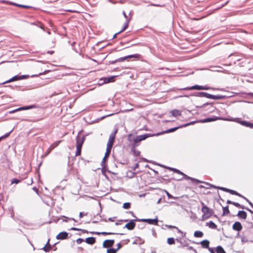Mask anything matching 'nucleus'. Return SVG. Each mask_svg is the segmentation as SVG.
<instances>
[{"label": "nucleus", "mask_w": 253, "mask_h": 253, "mask_svg": "<svg viewBox=\"0 0 253 253\" xmlns=\"http://www.w3.org/2000/svg\"><path fill=\"white\" fill-rule=\"evenodd\" d=\"M90 233H92V234H96V235H100V234H102V235H114V234H120V235H123V234H119V233H113V232H90Z\"/></svg>", "instance_id": "20"}, {"label": "nucleus", "mask_w": 253, "mask_h": 253, "mask_svg": "<svg viewBox=\"0 0 253 253\" xmlns=\"http://www.w3.org/2000/svg\"><path fill=\"white\" fill-rule=\"evenodd\" d=\"M68 237V233L66 232H61L56 236L57 240H64Z\"/></svg>", "instance_id": "13"}, {"label": "nucleus", "mask_w": 253, "mask_h": 253, "mask_svg": "<svg viewBox=\"0 0 253 253\" xmlns=\"http://www.w3.org/2000/svg\"><path fill=\"white\" fill-rule=\"evenodd\" d=\"M87 214V213L84 214L83 212H80V214H79V216L80 218H82L84 215H86Z\"/></svg>", "instance_id": "54"}, {"label": "nucleus", "mask_w": 253, "mask_h": 253, "mask_svg": "<svg viewBox=\"0 0 253 253\" xmlns=\"http://www.w3.org/2000/svg\"><path fill=\"white\" fill-rule=\"evenodd\" d=\"M59 143V142H55L53 144H52L50 147V148H51V149H53L54 148H55V147L57 146L58 144Z\"/></svg>", "instance_id": "47"}, {"label": "nucleus", "mask_w": 253, "mask_h": 253, "mask_svg": "<svg viewBox=\"0 0 253 253\" xmlns=\"http://www.w3.org/2000/svg\"><path fill=\"white\" fill-rule=\"evenodd\" d=\"M177 230V231H178V233H179L181 234V235L182 237H183L184 236H185V233H183V232H182L180 230H179L178 228Z\"/></svg>", "instance_id": "53"}, {"label": "nucleus", "mask_w": 253, "mask_h": 253, "mask_svg": "<svg viewBox=\"0 0 253 253\" xmlns=\"http://www.w3.org/2000/svg\"><path fill=\"white\" fill-rule=\"evenodd\" d=\"M241 242L243 244L248 242L249 240L247 237L241 236Z\"/></svg>", "instance_id": "41"}, {"label": "nucleus", "mask_w": 253, "mask_h": 253, "mask_svg": "<svg viewBox=\"0 0 253 253\" xmlns=\"http://www.w3.org/2000/svg\"><path fill=\"white\" fill-rule=\"evenodd\" d=\"M181 127H182V125L178 126H177V127H173V128H171L168 129H167V130H166L165 131H163L162 132H159V133H157L156 134H151V135H152V136H158V135H161V134H163L164 133H168L172 132L175 131V130H176L178 128H181Z\"/></svg>", "instance_id": "6"}, {"label": "nucleus", "mask_w": 253, "mask_h": 253, "mask_svg": "<svg viewBox=\"0 0 253 253\" xmlns=\"http://www.w3.org/2000/svg\"><path fill=\"white\" fill-rule=\"evenodd\" d=\"M237 215L243 219H245L247 218V213L244 211H239Z\"/></svg>", "instance_id": "23"}, {"label": "nucleus", "mask_w": 253, "mask_h": 253, "mask_svg": "<svg viewBox=\"0 0 253 253\" xmlns=\"http://www.w3.org/2000/svg\"><path fill=\"white\" fill-rule=\"evenodd\" d=\"M28 77V76L27 75H21L19 76V79L20 80H23L27 78Z\"/></svg>", "instance_id": "52"}, {"label": "nucleus", "mask_w": 253, "mask_h": 253, "mask_svg": "<svg viewBox=\"0 0 253 253\" xmlns=\"http://www.w3.org/2000/svg\"><path fill=\"white\" fill-rule=\"evenodd\" d=\"M10 209H11V211H10L11 217L13 218L14 216L13 207H10Z\"/></svg>", "instance_id": "49"}, {"label": "nucleus", "mask_w": 253, "mask_h": 253, "mask_svg": "<svg viewBox=\"0 0 253 253\" xmlns=\"http://www.w3.org/2000/svg\"><path fill=\"white\" fill-rule=\"evenodd\" d=\"M117 252L115 249L111 248L107 250V253H116Z\"/></svg>", "instance_id": "42"}, {"label": "nucleus", "mask_w": 253, "mask_h": 253, "mask_svg": "<svg viewBox=\"0 0 253 253\" xmlns=\"http://www.w3.org/2000/svg\"><path fill=\"white\" fill-rule=\"evenodd\" d=\"M216 253H226L224 251V249L221 246H218L216 248Z\"/></svg>", "instance_id": "30"}, {"label": "nucleus", "mask_w": 253, "mask_h": 253, "mask_svg": "<svg viewBox=\"0 0 253 253\" xmlns=\"http://www.w3.org/2000/svg\"><path fill=\"white\" fill-rule=\"evenodd\" d=\"M123 207L125 209H128L130 208V203L128 202L125 203L123 204Z\"/></svg>", "instance_id": "40"}, {"label": "nucleus", "mask_w": 253, "mask_h": 253, "mask_svg": "<svg viewBox=\"0 0 253 253\" xmlns=\"http://www.w3.org/2000/svg\"><path fill=\"white\" fill-rule=\"evenodd\" d=\"M170 113L172 116L176 117L181 115V112L178 110H173L170 111Z\"/></svg>", "instance_id": "29"}, {"label": "nucleus", "mask_w": 253, "mask_h": 253, "mask_svg": "<svg viewBox=\"0 0 253 253\" xmlns=\"http://www.w3.org/2000/svg\"><path fill=\"white\" fill-rule=\"evenodd\" d=\"M227 203L228 204H232L234 206H235V207H237V208H241L242 209H244V207L241 205L240 204H239L238 203H236V202H232L230 200H228L227 201Z\"/></svg>", "instance_id": "22"}, {"label": "nucleus", "mask_w": 253, "mask_h": 253, "mask_svg": "<svg viewBox=\"0 0 253 253\" xmlns=\"http://www.w3.org/2000/svg\"><path fill=\"white\" fill-rule=\"evenodd\" d=\"M175 241H176L173 238H168L167 239V243L169 245H174L175 244Z\"/></svg>", "instance_id": "34"}, {"label": "nucleus", "mask_w": 253, "mask_h": 253, "mask_svg": "<svg viewBox=\"0 0 253 253\" xmlns=\"http://www.w3.org/2000/svg\"><path fill=\"white\" fill-rule=\"evenodd\" d=\"M188 250H192V251H194V252L195 253H197V251L195 249H194L192 247H188Z\"/></svg>", "instance_id": "55"}, {"label": "nucleus", "mask_w": 253, "mask_h": 253, "mask_svg": "<svg viewBox=\"0 0 253 253\" xmlns=\"http://www.w3.org/2000/svg\"><path fill=\"white\" fill-rule=\"evenodd\" d=\"M151 136L152 135L151 133H145L143 135H137L134 138L131 150L134 156H138L140 155V152L135 149V148L139 145V143L140 141L144 140L147 138Z\"/></svg>", "instance_id": "1"}, {"label": "nucleus", "mask_w": 253, "mask_h": 253, "mask_svg": "<svg viewBox=\"0 0 253 253\" xmlns=\"http://www.w3.org/2000/svg\"><path fill=\"white\" fill-rule=\"evenodd\" d=\"M232 195H235L238 196H239V197H240L241 198H242L243 199H245L246 201H247V200H248L245 197H244V196L242 195L241 194L238 193L237 191H236L235 190H233V193H232Z\"/></svg>", "instance_id": "35"}, {"label": "nucleus", "mask_w": 253, "mask_h": 253, "mask_svg": "<svg viewBox=\"0 0 253 253\" xmlns=\"http://www.w3.org/2000/svg\"><path fill=\"white\" fill-rule=\"evenodd\" d=\"M114 78H115V76H111L110 77H104V78H101L99 80L98 84L99 85H102L104 84H107V83H109L114 82Z\"/></svg>", "instance_id": "8"}, {"label": "nucleus", "mask_w": 253, "mask_h": 253, "mask_svg": "<svg viewBox=\"0 0 253 253\" xmlns=\"http://www.w3.org/2000/svg\"><path fill=\"white\" fill-rule=\"evenodd\" d=\"M85 242L88 244L93 245L95 243L96 239L95 237H90L86 238Z\"/></svg>", "instance_id": "17"}, {"label": "nucleus", "mask_w": 253, "mask_h": 253, "mask_svg": "<svg viewBox=\"0 0 253 253\" xmlns=\"http://www.w3.org/2000/svg\"><path fill=\"white\" fill-rule=\"evenodd\" d=\"M216 120H217V119L216 118H207L206 119L199 120L198 121V122L205 123L212 122V121H215Z\"/></svg>", "instance_id": "19"}, {"label": "nucleus", "mask_w": 253, "mask_h": 253, "mask_svg": "<svg viewBox=\"0 0 253 253\" xmlns=\"http://www.w3.org/2000/svg\"><path fill=\"white\" fill-rule=\"evenodd\" d=\"M13 131V129H12L11 130H10L9 132L5 134L3 136H2L1 137H0V141L3 138H6L7 137H8L10 135V134L11 133V132Z\"/></svg>", "instance_id": "39"}, {"label": "nucleus", "mask_w": 253, "mask_h": 253, "mask_svg": "<svg viewBox=\"0 0 253 253\" xmlns=\"http://www.w3.org/2000/svg\"><path fill=\"white\" fill-rule=\"evenodd\" d=\"M195 123V122L193 121V122H191L189 123H187V124H184V125H182V127H185V126H189L190 125L194 124Z\"/></svg>", "instance_id": "51"}, {"label": "nucleus", "mask_w": 253, "mask_h": 253, "mask_svg": "<svg viewBox=\"0 0 253 253\" xmlns=\"http://www.w3.org/2000/svg\"><path fill=\"white\" fill-rule=\"evenodd\" d=\"M200 244L202 246L205 248H208L209 247L210 242L208 240H205L201 242Z\"/></svg>", "instance_id": "25"}, {"label": "nucleus", "mask_w": 253, "mask_h": 253, "mask_svg": "<svg viewBox=\"0 0 253 253\" xmlns=\"http://www.w3.org/2000/svg\"><path fill=\"white\" fill-rule=\"evenodd\" d=\"M229 213V210L228 209V206H226L225 207H223V215L225 214H227Z\"/></svg>", "instance_id": "36"}, {"label": "nucleus", "mask_w": 253, "mask_h": 253, "mask_svg": "<svg viewBox=\"0 0 253 253\" xmlns=\"http://www.w3.org/2000/svg\"><path fill=\"white\" fill-rule=\"evenodd\" d=\"M118 132V129H116L113 132L110 134L109 140L107 145V148L108 149H112L115 138L116 134Z\"/></svg>", "instance_id": "3"}, {"label": "nucleus", "mask_w": 253, "mask_h": 253, "mask_svg": "<svg viewBox=\"0 0 253 253\" xmlns=\"http://www.w3.org/2000/svg\"><path fill=\"white\" fill-rule=\"evenodd\" d=\"M177 242L180 243V245L178 247V248H184L185 247H188V244L187 241L185 240H182L181 239L176 238L175 239Z\"/></svg>", "instance_id": "15"}, {"label": "nucleus", "mask_w": 253, "mask_h": 253, "mask_svg": "<svg viewBox=\"0 0 253 253\" xmlns=\"http://www.w3.org/2000/svg\"><path fill=\"white\" fill-rule=\"evenodd\" d=\"M70 230H75V231H79V230H81V231H82L84 233H88V232L87 230L80 229L77 228H76V227H72V228H71V229H70Z\"/></svg>", "instance_id": "44"}, {"label": "nucleus", "mask_w": 253, "mask_h": 253, "mask_svg": "<svg viewBox=\"0 0 253 253\" xmlns=\"http://www.w3.org/2000/svg\"><path fill=\"white\" fill-rule=\"evenodd\" d=\"M19 182H20V180L16 179V178H14V179H12V180H11L12 184H13V183L17 184Z\"/></svg>", "instance_id": "48"}, {"label": "nucleus", "mask_w": 253, "mask_h": 253, "mask_svg": "<svg viewBox=\"0 0 253 253\" xmlns=\"http://www.w3.org/2000/svg\"><path fill=\"white\" fill-rule=\"evenodd\" d=\"M116 218V217H110L108 218V220L110 221H114L115 219Z\"/></svg>", "instance_id": "61"}, {"label": "nucleus", "mask_w": 253, "mask_h": 253, "mask_svg": "<svg viewBox=\"0 0 253 253\" xmlns=\"http://www.w3.org/2000/svg\"><path fill=\"white\" fill-rule=\"evenodd\" d=\"M209 248V251H210V252L211 253H215V251H214V249L211 248Z\"/></svg>", "instance_id": "56"}, {"label": "nucleus", "mask_w": 253, "mask_h": 253, "mask_svg": "<svg viewBox=\"0 0 253 253\" xmlns=\"http://www.w3.org/2000/svg\"><path fill=\"white\" fill-rule=\"evenodd\" d=\"M242 228L241 223L239 221L235 222L232 226L233 229L238 232L240 231Z\"/></svg>", "instance_id": "14"}, {"label": "nucleus", "mask_w": 253, "mask_h": 253, "mask_svg": "<svg viewBox=\"0 0 253 253\" xmlns=\"http://www.w3.org/2000/svg\"><path fill=\"white\" fill-rule=\"evenodd\" d=\"M117 246L118 248L116 249H115L117 251H118L122 247L121 244L120 243L117 244Z\"/></svg>", "instance_id": "58"}, {"label": "nucleus", "mask_w": 253, "mask_h": 253, "mask_svg": "<svg viewBox=\"0 0 253 253\" xmlns=\"http://www.w3.org/2000/svg\"><path fill=\"white\" fill-rule=\"evenodd\" d=\"M84 241V240L82 238H79L76 240V242L78 244H80Z\"/></svg>", "instance_id": "50"}, {"label": "nucleus", "mask_w": 253, "mask_h": 253, "mask_svg": "<svg viewBox=\"0 0 253 253\" xmlns=\"http://www.w3.org/2000/svg\"><path fill=\"white\" fill-rule=\"evenodd\" d=\"M166 192L167 193V195L169 198H173V197L171 195H170L169 192H168L167 191Z\"/></svg>", "instance_id": "57"}, {"label": "nucleus", "mask_w": 253, "mask_h": 253, "mask_svg": "<svg viewBox=\"0 0 253 253\" xmlns=\"http://www.w3.org/2000/svg\"><path fill=\"white\" fill-rule=\"evenodd\" d=\"M85 136L81 137L78 135L76 137V146H80L82 148Z\"/></svg>", "instance_id": "10"}, {"label": "nucleus", "mask_w": 253, "mask_h": 253, "mask_svg": "<svg viewBox=\"0 0 253 253\" xmlns=\"http://www.w3.org/2000/svg\"><path fill=\"white\" fill-rule=\"evenodd\" d=\"M130 19L131 18H129V19H127L126 20V21L124 24V26L123 27V28H122V29L119 32H118V33H122V32L124 31L128 26V22L130 20Z\"/></svg>", "instance_id": "27"}, {"label": "nucleus", "mask_w": 253, "mask_h": 253, "mask_svg": "<svg viewBox=\"0 0 253 253\" xmlns=\"http://www.w3.org/2000/svg\"><path fill=\"white\" fill-rule=\"evenodd\" d=\"M51 249V247L50 245H49L47 247L45 245L43 248L42 250L45 252H48Z\"/></svg>", "instance_id": "38"}, {"label": "nucleus", "mask_w": 253, "mask_h": 253, "mask_svg": "<svg viewBox=\"0 0 253 253\" xmlns=\"http://www.w3.org/2000/svg\"><path fill=\"white\" fill-rule=\"evenodd\" d=\"M241 125L250 128H253V124L246 121H240L238 122Z\"/></svg>", "instance_id": "18"}, {"label": "nucleus", "mask_w": 253, "mask_h": 253, "mask_svg": "<svg viewBox=\"0 0 253 253\" xmlns=\"http://www.w3.org/2000/svg\"><path fill=\"white\" fill-rule=\"evenodd\" d=\"M196 96L199 97H205L208 98L214 99V100H218L223 99L225 96L223 95H214L212 94H209L206 92H198L196 93L195 95Z\"/></svg>", "instance_id": "2"}, {"label": "nucleus", "mask_w": 253, "mask_h": 253, "mask_svg": "<svg viewBox=\"0 0 253 253\" xmlns=\"http://www.w3.org/2000/svg\"><path fill=\"white\" fill-rule=\"evenodd\" d=\"M139 56V54H132V55H129L126 56V57H127V58H134H134H137Z\"/></svg>", "instance_id": "45"}, {"label": "nucleus", "mask_w": 253, "mask_h": 253, "mask_svg": "<svg viewBox=\"0 0 253 253\" xmlns=\"http://www.w3.org/2000/svg\"><path fill=\"white\" fill-rule=\"evenodd\" d=\"M2 2H3L4 3L9 4V5H15V6H18V7H24V8H30V7H31V6H28V5H23V4H17V3H14V2H11V1H6L5 0H2Z\"/></svg>", "instance_id": "12"}, {"label": "nucleus", "mask_w": 253, "mask_h": 253, "mask_svg": "<svg viewBox=\"0 0 253 253\" xmlns=\"http://www.w3.org/2000/svg\"><path fill=\"white\" fill-rule=\"evenodd\" d=\"M18 80H20L19 79V76H18V75H16L14 77H13L12 78H11L10 79L4 82L3 83V84H5V83H10L11 82H13V81H18Z\"/></svg>", "instance_id": "26"}, {"label": "nucleus", "mask_w": 253, "mask_h": 253, "mask_svg": "<svg viewBox=\"0 0 253 253\" xmlns=\"http://www.w3.org/2000/svg\"><path fill=\"white\" fill-rule=\"evenodd\" d=\"M126 59H127L126 56L121 57V58L116 60V61L115 62H114V63H115V62H122V61H125Z\"/></svg>", "instance_id": "43"}, {"label": "nucleus", "mask_w": 253, "mask_h": 253, "mask_svg": "<svg viewBox=\"0 0 253 253\" xmlns=\"http://www.w3.org/2000/svg\"><path fill=\"white\" fill-rule=\"evenodd\" d=\"M194 235L195 237L201 238L203 236L204 234L202 231H196L194 232Z\"/></svg>", "instance_id": "31"}, {"label": "nucleus", "mask_w": 253, "mask_h": 253, "mask_svg": "<svg viewBox=\"0 0 253 253\" xmlns=\"http://www.w3.org/2000/svg\"><path fill=\"white\" fill-rule=\"evenodd\" d=\"M111 149L106 148V152L105 154V156L103 158V160L101 162V166H102V169L107 167V164L106 163V161L107 160L108 157H109L111 153Z\"/></svg>", "instance_id": "4"}, {"label": "nucleus", "mask_w": 253, "mask_h": 253, "mask_svg": "<svg viewBox=\"0 0 253 253\" xmlns=\"http://www.w3.org/2000/svg\"><path fill=\"white\" fill-rule=\"evenodd\" d=\"M135 221H139V219L136 218V219H131L129 222L127 223L124 226V228H127L128 230H133L135 226Z\"/></svg>", "instance_id": "7"}, {"label": "nucleus", "mask_w": 253, "mask_h": 253, "mask_svg": "<svg viewBox=\"0 0 253 253\" xmlns=\"http://www.w3.org/2000/svg\"><path fill=\"white\" fill-rule=\"evenodd\" d=\"M215 89L214 88H211V87H210V86H202V90H209V89Z\"/></svg>", "instance_id": "46"}, {"label": "nucleus", "mask_w": 253, "mask_h": 253, "mask_svg": "<svg viewBox=\"0 0 253 253\" xmlns=\"http://www.w3.org/2000/svg\"><path fill=\"white\" fill-rule=\"evenodd\" d=\"M207 225L211 228L215 229L217 228V225L212 221H210L209 222L207 223Z\"/></svg>", "instance_id": "28"}, {"label": "nucleus", "mask_w": 253, "mask_h": 253, "mask_svg": "<svg viewBox=\"0 0 253 253\" xmlns=\"http://www.w3.org/2000/svg\"><path fill=\"white\" fill-rule=\"evenodd\" d=\"M247 202L249 204L251 207L253 209V204L249 200H247Z\"/></svg>", "instance_id": "62"}, {"label": "nucleus", "mask_w": 253, "mask_h": 253, "mask_svg": "<svg viewBox=\"0 0 253 253\" xmlns=\"http://www.w3.org/2000/svg\"><path fill=\"white\" fill-rule=\"evenodd\" d=\"M114 240H106L103 243V247L104 248H108L112 247L114 244Z\"/></svg>", "instance_id": "11"}, {"label": "nucleus", "mask_w": 253, "mask_h": 253, "mask_svg": "<svg viewBox=\"0 0 253 253\" xmlns=\"http://www.w3.org/2000/svg\"><path fill=\"white\" fill-rule=\"evenodd\" d=\"M169 228H175V229H178V228H177V227H176V226H174L169 225Z\"/></svg>", "instance_id": "63"}, {"label": "nucleus", "mask_w": 253, "mask_h": 253, "mask_svg": "<svg viewBox=\"0 0 253 253\" xmlns=\"http://www.w3.org/2000/svg\"><path fill=\"white\" fill-rule=\"evenodd\" d=\"M218 189L222 190L224 192H228V193H230L231 194H232V193L233 191V190H231V189H228V188L223 187H219V188H218Z\"/></svg>", "instance_id": "32"}, {"label": "nucleus", "mask_w": 253, "mask_h": 253, "mask_svg": "<svg viewBox=\"0 0 253 253\" xmlns=\"http://www.w3.org/2000/svg\"><path fill=\"white\" fill-rule=\"evenodd\" d=\"M185 177V178L187 180L190 179L193 182L196 183H200L203 182V181H201L198 179H197L196 178H194L191 177H189V176L187 175L186 174H182Z\"/></svg>", "instance_id": "16"}, {"label": "nucleus", "mask_w": 253, "mask_h": 253, "mask_svg": "<svg viewBox=\"0 0 253 253\" xmlns=\"http://www.w3.org/2000/svg\"><path fill=\"white\" fill-rule=\"evenodd\" d=\"M20 111V110H17V109H16L13 110H12V111H10L9 112V113H14V112H16V111Z\"/></svg>", "instance_id": "64"}, {"label": "nucleus", "mask_w": 253, "mask_h": 253, "mask_svg": "<svg viewBox=\"0 0 253 253\" xmlns=\"http://www.w3.org/2000/svg\"><path fill=\"white\" fill-rule=\"evenodd\" d=\"M202 183H205L206 185H208L210 187H211V188H212V186L213 185L212 184H211V183H208V182H203Z\"/></svg>", "instance_id": "59"}, {"label": "nucleus", "mask_w": 253, "mask_h": 253, "mask_svg": "<svg viewBox=\"0 0 253 253\" xmlns=\"http://www.w3.org/2000/svg\"><path fill=\"white\" fill-rule=\"evenodd\" d=\"M202 205H203V206L202 208L201 211L204 213V215L206 216V217L208 218L212 215L213 211L207 206L204 205L203 203H202Z\"/></svg>", "instance_id": "5"}, {"label": "nucleus", "mask_w": 253, "mask_h": 253, "mask_svg": "<svg viewBox=\"0 0 253 253\" xmlns=\"http://www.w3.org/2000/svg\"><path fill=\"white\" fill-rule=\"evenodd\" d=\"M139 221L146 222L149 224L157 225L158 224V220L156 217L155 219H139Z\"/></svg>", "instance_id": "9"}, {"label": "nucleus", "mask_w": 253, "mask_h": 253, "mask_svg": "<svg viewBox=\"0 0 253 253\" xmlns=\"http://www.w3.org/2000/svg\"><path fill=\"white\" fill-rule=\"evenodd\" d=\"M77 150L76 152V156H79L81 154L82 147L76 146Z\"/></svg>", "instance_id": "37"}, {"label": "nucleus", "mask_w": 253, "mask_h": 253, "mask_svg": "<svg viewBox=\"0 0 253 253\" xmlns=\"http://www.w3.org/2000/svg\"><path fill=\"white\" fill-rule=\"evenodd\" d=\"M36 107V105H32L25 106L19 107V108H17V110H20V111L26 110H29V109L35 108Z\"/></svg>", "instance_id": "24"}, {"label": "nucleus", "mask_w": 253, "mask_h": 253, "mask_svg": "<svg viewBox=\"0 0 253 253\" xmlns=\"http://www.w3.org/2000/svg\"><path fill=\"white\" fill-rule=\"evenodd\" d=\"M167 168L170 170L173 171L174 172H175L177 173L180 174L181 175L184 174V173H183L182 172H181V171H180L179 170H178L177 169L170 168V167H167Z\"/></svg>", "instance_id": "33"}, {"label": "nucleus", "mask_w": 253, "mask_h": 253, "mask_svg": "<svg viewBox=\"0 0 253 253\" xmlns=\"http://www.w3.org/2000/svg\"><path fill=\"white\" fill-rule=\"evenodd\" d=\"M52 149H51V148H50V147L48 148V149L47 150V151L46 152L45 154V156H47L49 153L52 150Z\"/></svg>", "instance_id": "60"}, {"label": "nucleus", "mask_w": 253, "mask_h": 253, "mask_svg": "<svg viewBox=\"0 0 253 253\" xmlns=\"http://www.w3.org/2000/svg\"><path fill=\"white\" fill-rule=\"evenodd\" d=\"M202 86L203 85H194L190 87L185 88L184 89H185V90H193V89L202 90Z\"/></svg>", "instance_id": "21"}]
</instances>
